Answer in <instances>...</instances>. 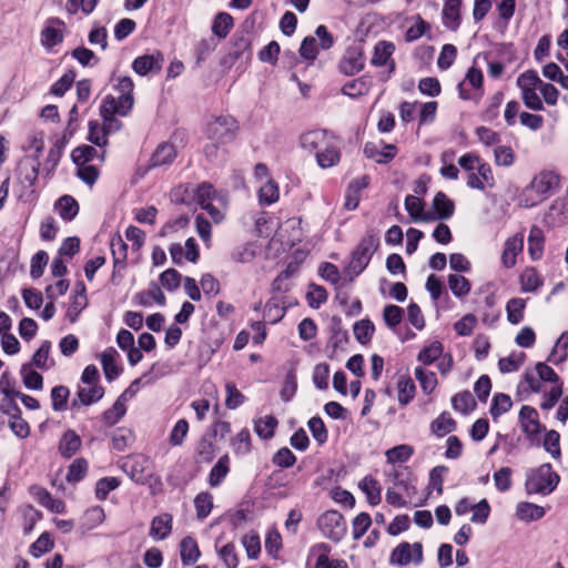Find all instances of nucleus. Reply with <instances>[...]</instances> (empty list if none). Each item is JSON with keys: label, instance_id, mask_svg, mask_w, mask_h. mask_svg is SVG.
<instances>
[{"label": "nucleus", "instance_id": "nucleus-1", "mask_svg": "<svg viewBox=\"0 0 568 568\" xmlns=\"http://www.w3.org/2000/svg\"><path fill=\"white\" fill-rule=\"evenodd\" d=\"M111 82L113 83V88L119 93V95H106L100 108V114L103 120L110 123H116L114 115L119 114L121 116H125L129 114L133 106L134 83L130 77L122 75L112 77Z\"/></svg>", "mask_w": 568, "mask_h": 568}, {"label": "nucleus", "instance_id": "nucleus-2", "mask_svg": "<svg viewBox=\"0 0 568 568\" xmlns=\"http://www.w3.org/2000/svg\"><path fill=\"white\" fill-rule=\"evenodd\" d=\"M560 187L559 176L552 171H541L536 174L530 183L518 195V203L525 209L534 207Z\"/></svg>", "mask_w": 568, "mask_h": 568}, {"label": "nucleus", "instance_id": "nucleus-3", "mask_svg": "<svg viewBox=\"0 0 568 568\" xmlns=\"http://www.w3.org/2000/svg\"><path fill=\"white\" fill-rule=\"evenodd\" d=\"M118 466L138 485H145L154 474L152 460L142 454L121 457Z\"/></svg>", "mask_w": 568, "mask_h": 568}, {"label": "nucleus", "instance_id": "nucleus-4", "mask_svg": "<svg viewBox=\"0 0 568 568\" xmlns=\"http://www.w3.org/2000/svg\"><path fill=\"white\" fill-rule=\"evenodd\" d=\"M558 483L559 476L552 471L550 464H544L527 474L525 488L529 495H549L556 489Z\"/></svg>", "mask_w": 568, "mask_h": 568}, {"label": "nucleus", "instance_id": "nucleus-5", "mask_svg": "<svg viewBox=\"0 0 568 568\" xmlns=\"http://www.w3.org/2000/svg\"><path fill=\"white\" fill-rule=\"evenodd\" d=\"M181 190L176 189L173 193V200L175 202H182L186 204L196 203L202 209L214 201V197H219L223 193H217L213 186L209 183L201 184H187L183 187V195H181Z\"/></svg>", "mask_w": 568, "mask_h": 568}, {"label": "nucleus", "instance_id": "nucleus-6", "mask_svg": "<svg viewBox=\"0 0 568 568\" xmlns=\"http://www.w3.org/2000/svg\"><path fill=\"white\" fill-rule=\"evenodd\" d=\"M517 85L520 89V95L524 104L534 111L544 109L542 100L537 94L540 85V78L536 71L528 70L517 78Z\"/></svg>", "mask_w": 568, "mask_h": 568}, {"label": "nucleus", "instance_id": "nucleus-7", "mask_svg": "<svg viewBox=\"0 0 568 568\" xmlns=\"http://www.w3.org/2000/svg\"><path fill=\"white\" fill-rule=\"evenodd\" d=\"M379 240L376 235L368 234L362 239L352 254L349 270L354 275L362 273L368 265L374 252L378 247Z\"/></svg>", "mask_w": 568, "mask_h": 568}, {"label": "nucleus", "instance_id": "nucleus-8", "mask_svg": "<svg viewBox=\"0 0 568 568\" xmlns=\"http://www.w3.org/2000/svg\"><path fill=\"white\" fill-rule=\"evenodd\" d=\"M423 561V546L420 542L406 541L397 545L389 557V564L394 566L419 565Z\"/></svg>", "mask_w": 568, "mask_h": 568}, {"label": "nucleus", "instance_id": "nucleus-9", "mask_svg": "<svg viewBox=\"0 0 568 568\" xmlns=\"http://www.w3.org/2000/svg\"><path fill=\"white\" fill-rule=\"evenodd\" d=\"M317 527L322 534L332 540L338 541L344 535V518L337 510H327L317 519Z\"/></svg>", "mask_w": 568, "mask_h": 568}, {"label": "nucleus", "instance_id": "nucleus-10", "mask_svg": "<svg viewBox=\"0 0 568 568\" xmlns=\"http://www.w3.org/2000/svg\"><path fill=\"white\" fill-rule=\"evenodd\" d=\"M237 129L236 121L231 115H223L216 118L209 124V138L217 143H227L235 136Z\"/></svg>", "mask_w": 568, "mask_h": 568}, {"label": "nucleus", "instance_id": "nucleus-11", "mask_svg": "<svg viewBox=\"0 0 568 568\" xmlns=\"http://www.w3.org/2000/svg\"><path fill=\"white\" fill-rule=\"evenodd\" d=\"M334 140L325 130H313L301 135V148L315 156Z\"/></svg>", "mask_w": 568, "mask_h": 568}, {"label": "nucleus", "instance_id": "nucleus-12", "mask_svg": "<svg viewBox=\"0 0 568 568\" xmlns=\"http://www.w3.org/2000/svg\"><path fill=\"white\" fill-rule=\"evenodd\" d=\"M388 477L393 483V488L404 493L408 499H412L413 496L417 493L415 478L412 473L407 470V468H394L388 474Z\"/></svg>", "mask_w": 568, "mask_h": 568}, {"label": "nucleus", "instance_id": "nucleus-13", "mask_svg": "<svg viewBox=\"0 0 568 568\" xmlns=\"http://www.w3.org/2000/svg\"><path fill=\"white\" fill-rule=\"evenodd\" d=\"M495 185V179L490 165L479 164L476 172L467 174V186L484 191L486 187H493Z\"/></svg>", "mask_w": 568, "mask_h": 568}, {"label": "nucleus", "instance_id": "nucleus-14", "mask_svg": "<svg viewBox=\"0 0 568 568\" xmlns=\"http://www.w3.org/2000/svg\"><path fill=\"white\" fill-rule=\"evenodd\" d=\"M524 248V235L517 233L514 236L506 240L501 254V263L504 267L511 268L516 265L517 256L523 252Z\"/></svg>", "mask_w": 568, "mask_h": 568}, {"label": "nucleus", "instance_id": "nucleus-15", "mask_svg": "<svg viewBox=\"0 0 568 568\" xmlns=\"http://www.w3.org/2000/svg\"><path fill=\"white\" fill-rule=\"evenodd\" d=\"M545 222L550 226H559L568 222V199L558 197L545 214Z\"/></svg>", "mask_w": 568, "mask_h": 568}, {"label": "nucleus", "instance_id": "nucleus-16", "mask_svg": "<svg viewBox=\"0 0 568 568\" xmlns=\"http://www.w3.org/2000/svg\"><path fill=\"white\" fill-rule=\"evenodd\" d=\"M395 47L392 42L379 41L375 44L374 53L372 57V64L375 67H389V73L395 69V62L392 60Z\"/></svg>", "mask_w": 568, "mask_h": 568}, {"label": "nucleus", "instance_id": "nucleus-17", "mask_svg": "<svg viewBox=\"0 0 568 568\" xmlns=\"http://www.w3.org/2000/svg\"><path fill=\"white\" fill-rule=\"evenodd\" d=\"M40 161L38 158L24 156L18 166V174L22 183L33 186L39 175Z\"/></svg>", "mask_w": 568, "mask_h": 568}, {"label": "nucleus", "instance_id": "nucleus-18", "mask_svg": "<svg viewBox=\"0 0 568 568\" xmlns=\"http://www.w3.org/2000/svg\"><path fill=\"white\" fill-rule=\"evenodd\" d=\"M162 68V57L158 54H144L134 59L132 69L139 75H146L149 72H159Z\"/></svg>", "mask_w": 568, "mask_h": 568}, {"label": "nucleus", "instance_id": "nucleus-19", "mask_svg": "<svg viewBox=\"0 0 568 568\" xmlns=\"http://www.w3.org/2000/svg\"><path fill=\"white\" fill-rule=\"evenodd\" d=\"M88 298L85 294V286L83 283L78 285L77 292L70 298V305L67 310L65 316L71 322L74 323L81 312L87 307Z\"/></svg>", "mask_w": 568, "mask_h": 568}, {"label": "nucleus", "instance_id": "nucleus-20", "mask_svg": "<svg viewBox=\"0 0 568 568\" xmlns=\"http://www.w3.org/2000/svg\"><path fill=\"white\" fill-rule=\"evenodd\" d=\"M519 422L523 430L529 435H536L540 432V423L538 419V412L531 406H523L519 412Z\"/></svg>", "mask_w": 568, "mask_h": 568}, {"label": "nucleus", "instance_id": "nucleus-21", "mask_svg": "<svg viewBox=\"0 0 568 568\" xmlns=\"http://www.w3.org/2000/svg\"><path fill=\"white\" fill-rule=\"evenodd\" d=\"M104 395L102 386L89 385L88 387H80L77 393V398L72 400L73 407H80L82 405L88 406L100 400Z\"/></svg>", "mask_w": 568, "mask_h": 568}, {"label": "nucleus", "instance_id": "nucleus-22", "mask_svg": "<svg viewBox=\"0 0 568 568\" xmlns=\"http://www.w3.org/2000/svg\"><path fill=\"white\" fill-rule=\"evenodd\" d=\"M462 0H446L443 8V23L449 30H457L460 24Z\"/></svg>", "mask_w": 568, "mask_h": 568}, {"label": "nucleus", "instance_id": "nucleus-23", "mask_svg": "<svg viewBox=\"0 0 568 568\" xmlns=\"http://www.w3.org/2000/svg\"><path fill=\"white\" fill-rule=\"evenodd\" d=\"M364 153L377 163H388L396 155V146L394 144H386L379 149L374 143H367L364 148Z\"/></svg>", "mask_w": 568, "mask_h": 568}, {"label": "nucleus", "instance_id": "nucleus-24", "mask_svg": "<svg viewBox=\"0 0 568 568\" xmlns=\"http://www.w3.org/2000/svg\"><path fill=\"white\" fill-rule=\"evenodd\" d=\"M542 284V277L534 267H526L519 275V285L523 293H536Z\"/></svg>", "mask_w": 568, "mask_h": 568}, {"label": "nucleus", "instance_id": "nucleus-25", "mask_svg": "<svg viewBox=\"0 0 568 568\" xmlns=\"http://www.w3.org/2000/svg\"><path fill=\"white\" fill-rule=\"evenodd\" d=\"M54 210L67 222L72 221L79 213V204L71 195L61 196L54 204Z\"/></svg>", "mask_w": 568, "mask_h": 568}, {"label": "nucleus", "instance_id": "nucleus-26", "mask_svg": "<svg viewBox=\"0 0 568 568\" xmlns=\"http://www.w3.org/2000/svg\"><path fill=\"white\" fill-rule=\"evenodd\" d=\"M172 530V516L162 514L152 519L150 536L158 540L165 539Z\"/></svg>", "mask_w": 568, "mask_h": 568}, {"label": "nucleus", "instance_id": "nucleus-27", "mask_svg": "<svg viewBox=\"0 0 568 568\" xmlns=\"http://www.w3.org/2000/svg\"><path fill=\"white\" fill-rule=\"evenodd\" d=\"M358 488L366 495L367 501L376 506L382 500V487L372 476H365L359 483Z\"/></svg>", "mask_w": 568, "mask_h": 568}, {"label": "nucleus", "instance_id": "nucleus-28", "mask_svg": "<svg viewBox=\"0 0 568 568\" xmlns=\"http://www.w3.org/2000/svg\"><path fill=\"white\" fill-rule=\"evenodd\" d=\"M416 386L414 381L406 375H400L397 381V399L402 406L408 405L415 397Z\"/></svg>", "mask_w": 568, "mask_h": 568}, {"label": "nucleus", "instance_id": "nucleus-29", "mask_svg": "<svg viewBox=\"0 0 568 568\" xmlns=\"http://www.w3.org/2000/svg\"><path fill=\"white\" fill-rule=\"evenodd\" d=\"M80 446V436L73 430H68L60 439L59 452L63 457L70 458L79 450Z\"/></svg>", "mask_w": 568, "mask_h": 568}, {"label": "nucleus", "instance_id": "nucleus-30", "mask_svg": "<svg viewBox=\"0 0 568 568\" xmlns=\"http://www.w3.org/2000/svg\"><path fill=\"white\" fill-rule=\"evenodd\" d=\"M456 428V422L450 414L444 412L437 418L430 423V430L437 437H444L445 435L454 432Z\"/></svg>", "mask_w": 568, "mask_h": 568}, {"label": "nucleus", "instance_id": "nucleus-31", "mask_svg": "<svg viewBox=\"0 0 568 568\" xmlns=\"http://www.w3.org/2000/svg\"><path fill=\"white\" fill-rule=\"evenodd\" d=\"M341 160V153L336 145L335 140H333L327 148L322 150L318 155H316V162L322 169H328L335 166Z\"/></svg>", "mask_w": 568, "mask_h": 568}, {"label": "nucleus", "instance_id": "nucleus-32", "mask_svg": "<svg viewBox=\"0 0 568 568\" xmlns=\"http://www.w3.org/2000/svg\"><path fill=\"white\" fill-rule=\"evenodd\" d=\"M118 353L114 348H108L101 354V364L105 378L111 382L115 379L120 374V368L116 365L115 358Z\"/></svg>", "mask_w": 568, "mask_h": 568}, {"label": "nucleus", "instance_id": "nucleus-33", "mask_svg": "<svg viewBox=\"0 0 568 568\" xmlns=\"http://www.w3.org/2000/svg\"><path fill=\"white\" fill-rule=\"evenodd\" d=\"M433 206L440 220H448L454 215L455 204L444 192L435 195Z\"/></svg>", "mask_w": 568, "mask_h": 568}, {"label": "nucleus", "instance_id": "nucleus-34", "mask_svg": "<svg viewBox=\"0 0 568 568\" xmlns=\"http://www.w3.org/2000/svg\"><path fill=\"white\" fill-rule=\"evenodd\" d=\"M372 82L367 77H361L345 83L342 92L351 98H357L368 93Z\"/></svg>", "mask_w": 568, "mask_h": 568}, {"label": "nucleus", "instance_id": "nucleus-35", "mask_svg": "<svg viewBox=\"0 0 568 568\" xmlns=\"http://www.w3.org/2000/svg\"><path fill=\"white\" fill-rule=\"evenodd\" d=\"M364 68V57L361 52H348L339 63V70L345 74H354Z\"/></svg>", "mask_w": 568, "mask_h": 568}, {"label": "nucleus", "instance_id": "nucleus-36", "mask_svg": "<svg viewBox=\"0 0 568 568\" xmlns=\"http://www.w3.org/2000/svg\"><path fill=\"white\" fill-rule=\"evenodd\" d=\"M516 515L520 520H538L544 517L545 509L541 506L527 501H521L516 507Z\"/></svg>", "mask_w": 568, "mask_h": 568}, {"label": "nucleus", "instance_id": "nucleus-37", "mask_svg": "<svg viewBox=\"0 0 568 568\" xmlns=\"http://www.w3.org/2000/svg\"><path fill=\"white\" fill-rule=\"evenodd\" d=\"M544 251V234L537 226H532L528 236V253L534 261L542 256Z\"/></svg>", "mask_w": 568, "mask_h": 568}, {"label": "nucleus", "instance_id": "nucleus-38", "mask_svg": "<svg viewBox=\"0 0 568 568\" xmlns=\"http://www.w3.org/2000/svg\"><path fill=\"white\" fill-rule=\"evenodd\" d=\"M526 300L513 297L506 304L507 320L511 324H519L524 320Z\"/></svg>", "mask_w": 568, "mask_h": 568}, {"label": "nucleus", "instance_id": "nucleus-39", "mask_svg": "<svg viewBox=\"0 0 568 568\" xmlns=\"http://www.w3.org/2000/svg\"><path fill=\"white\" fill-rule=\"evenodd\" d=\"M568 358V332L561 333L555 346L552 347L548 361L554 365H559Z\"/></svg>", "mask_w": 568, "mask_h": 568}, {"label": "nucleus", "instance_id": "nucleus-40", "mask_svg": "<svg viewBox=\"0 0 568 568\" xmlns=\"http://www.w3.org/2000/svg\"><path fill=\"white\" fill-rule=\"evenodd\" d=\"M176 152L172 144H160L151 158L152 166H162L170 164L175 159Z\"/></svg>", "mask_w": 568, "mask_h": 568}, {"label": "nucleus", "instance_id": "nucleus-41", "mask_svg": "<svg viewBox=\"0 0 568 568\" xmlns=\"http://www.w3.org/2000/svg\"><path fill=\"white\" fill-rule=\"evenodd\" d=\"M119 124L120 123L118 121H116V123L115 122L110 123V122L104 120V128L100 129L97 123L90 122V124H89V140L93 144H95L98 146L105 145L106 142H108L106 132L110 131L113 126L118 128Z\"/></svg>", "mask_w": 568, "mask_h": 568}, {"label": "nucleus", "instance_id": "nucleus-42", "mask_svg": "<svg viewBox=\"0 0 568 568\" xmlns=\"http://www.w3.org/2000/svg\"><path fill=\"white\" fill-rule=\"evenodd\" d=\"M230 470V458L227 455H223L217 463L212 467L209 475V484L212 487L219 486L226 477Z\"/></svg>", "mask_w": 568, "mask_h": 568}, {"label": "nucleus", "instance_id": "nucleus-43", "mask_svg": "<svg viewBox=\"0 0 568 568\" xmlns=\"http://www.w3.org/2000/svg\"><path fill=\"white\" fill-rule=\"evenodd\" d=\"M280 197V191L276 182L267 179L265 183L260 186L258 201L263 205H271L277 202Z\"/></svg>", "mask_w": 568, "mask_h": 568}, {"label": "nucleus", "instance_id": "nucleus-44", "mask_svg": "<svg viewBox=\"0 0 568 568\" xmlns=\"http://www.w3.org/2000/svg\"><path fill=\"white\" fill-rule=\"evenodd\" d=\"M181 560L184 565L194 564L200 557L196 541L192 537H185L181 541Z\"/></svg>", "mask_w": 568, "mask_h": 568}, {"label": "nucleus", "instance_id": "nucleus-45", "mask_svg": "<svg viewBox=\"0 0 568 568\" xmlns=\"http://www.w3.org/2000/svg\"><path fill=\"white\" fill-rule=\"evenodd\" d=\"M20 374L27 388L37 390L42 389L43 378L33 369L32 364H23L20 369Z\"/></svg>", "mask_w": 568, "mask_h": 568}, {"label": "nucleus", "instance_id": "nucleus-46", "mask_svg": "<svg viewBox=\"0 0 568 568\" xmlns=\"http://www.w3.org/2000/svg\"><path fill=\"white\" fill-rule=\"evenodd\" d=\"M226 207L227 196L226 194L223 193L219 197H214V201L206 204L203 207V210H205L209 213V215L215 223H219L223 221Z\"/></svg>", "mask_w": 568, "mask_h": 568}, {"label": "nucleus", "instance_id": "nucleus-47", "mask_svg": "<svg viewBox=\"0 0 568 568\" xmlns=\"http://www.w3.org/2000/svg\"><path fill=\"white\" fill-rule=\"evenodd\" d=\"M414 454V448L410 445L402 444L397 445L388 450H386L385 456L387 463H405L407 462Z\"/></svg>", "mask_w": 568, "mask_h": 568}, {"label": "nucleus", "instance_id": "nucleus-48", "mask_svg": "<svg viewBox=\"0 0 568 568\" xmlns=\"http://www.w3.org/2000/svg\"><path fill=\"white\" fill-rule=\"evenodd\" d=\"M443 344L438 341L425 346L418 354L417 359L424 365H430L443 355Z\"/></svg>", "mask_w": 568, "mask_h": 568}, {"label": "nucleus", "instance_id": "nucleus-49", "mask_svg": "<svg viewBox=\"0 0 568 568\" xmlns=\"http://www.w3.org/2000/svg\"><path fill=\"white\" fill-rule=\"evenodd\" d=\"M50 348L51 343L49 341H44L39 349L33 354L29 364H32V367L36 366L40 369L50 368L53 365V361H50L49 358Z\"/></svg>", "mask_w": 568, "mask_h": 568}, {"label": "nucleus", "instance_id": "nucleus-50", "mask_svg": "<svg viewBox=\"0 0 568 568\" xmlns=\"http://www.w3.org/2000/svg\"><path fill=\"white\" fill-rule=\"evenodd\" d=\"M448 285L456 297H465L470 292V282L462 275L450 274L448 276Z\"/></svg>", "mask_w": 568, "mask_h": 568}, {"label": "nucleus", "instance_id": "nucleus-51", "mask_svg": "<svg viewBox=\"0 0 568 568\" xmlns=\"http://www.w3.org/2000/svg\"><path fill=\"white\" fill-rule=\"evenodd\" d=\"M196 517L200 520L205 519L213 507V496L210 493H200L194 499Z\"/></svg>", "mask_w": 568, "mask_h": 568}, {"label": "nucleus", "instance_id": "nucleus-52", "mask_svg": "<svg viewBox=\"0 0 568 568\" xmlns=\"http://www.w3.org/2000/svg\"><path fill=\"white\" fill-rule=\"evenodd\" d=\"M355 338L363 345L371 342L375 327L369 320H361L354 324Z\"/></svg>", "mask_w": 568, "mask_h": 568}, {"label": "nucleus", "instance_id": "nucleus-53", "mask_svg": "<svg viewBox=\"0 0 568 568\" xmlns=\"http://www.w3.org/2000/svg\"><path fill=\"white\" fill-rule=\"evenodd\" d=\"M233 27V18L226 13H219L213 22L212 32L219 38H225Z\"/></svg>", "mask_w": 568, "mask_h": 568}, {"label": "nucleus", "instance_id": "nucleus-54", "mask_svg": "<svg viewBox=\"0 0 568 568\" xmlns=\"http://www.w3.org/2000/svg\"><path fill=\"white\" fill-rule=\"evenodd\" d=\"M276 425V418L267 415L255 422L254 429L261 438L268 439L273 437Z\"/></svg>", "mask_w": 568, "mask_h": 568}, {"label": "nucleus", "instance_id": "nucleus-55", "mask_svg": "<svg viewBox=\"0 0 568 568\" xmlns=\"http://www.w3.org/2000/svg\"><path fill=\"white\" fill-rule=\"evenodd\" d=\"M415 376L425 394H430L437 385L435 373L426 371L422 367L415 368Z\"/></svg>", "mask_w": 568, "mask_h": 568}, {"label": "nucleus", "instance_id": "nucleus-56", "mask_svg": "<svg viewBox=\"0 0 568 568\" xmlns=\"http://www.w3.org/2000/svg\"><path fill=\"white\" fill-rule=\"evenodd\" d=\"M405 209L414 221H428L427 215L423 214L422 200L415 195H407L405 199Z\"/></svg>", "mask_w": 568, "mask_h": 568}, {"label": "nucleus", "instance_id": "nucleus-57", "mask_svg": "<svg viewBox=\"0 0 568 568\" xmlns=\"http://www.w3.org/2000/svg\"><path fill=\"white\" fill-rule=\"evenodd\" d=\"M513 406L510 397L504 393H498L494 396L490 406V414L494 419L508 412Z\"/></svg>", "mask_w": 568, "mask_h": 568}, {"label": "nucleus", "instance_id": "nucleus-58", "mask_svg": "<svg viewBox=\"0 0 568 568\" xmlns=\"http://www.w3.org/2000/svg\"><path fill=\"white\" fill-rule=\"evenodd\" d=\"M69 396H70V390L68 387H65L63 385L53 387L51 390V402H52L53 410H55V412L65 410Z\"/></svg>", "mask_w": 568, "mask_h": 568}, {"label": "nucleus", "instance_id": "nucleus-59", "mask_svg": "<svg viewBox=\"0 0 568 568\" xmlns=\"http://www.w3.org/2000/svg\"><path fill=\"white\" fill-rule=\"evenodd\" d=\"M452 405L455 410L467 414L475 407V400L469 392H463L452 398Z\"/></svg>", "mask_w": 568, "mask_h": 568}, {"label": "nucleus", "instance_id": "nucleus-60", "mask_svg": "<svg viewBox=\"0 0 568 568\" xmlns=\"http://www.w3.org/2000/svg\"><path fill=\"white\" fill-rule=\"evenodd\" d=\"M285 314V308L278 298L272 297L264 307V316L270 323H277Z\"/></svg>", "mask_w": 568, "mask_h": 568}, {"label": "nucleus", "instance_id": "nucleus-61", "mask_svg": "<svg viewBox=\"0 0 568 568\" xmlns=\"http://www.w3.org/2000/svg\"><path fill=\"white\" fill-rule=\"evenodd\" d=\"M372 525V518L367 513L358 514L352 523V534L355 540L361 539Z\"/></svg>", "mask_w": 568, "mask_h": 568}, {"label": "nucleus", "instance_id": "nucleus-62", "mask_svg": "<svg viewBox=\"0 0 568 568\" xmlns=\"http://www.w3.org/2000/svg\"><path fill=\"white\" fill-rule=\"evenodd\" d=\"M120 486V480L115 477H103L95 485V496L99 500L106 499L110 491Z\"/></svg>", "mask_w": 568, "mask_h": 568}, {"label": "nucleus", "instance_id": "nucleus-63", "mask_svg": "<svg viewBox=\"0 0 568 568\" xmlns=\"http://www.w3.org/2000/svg\"><path fill=\"white\" fill-rule=\"evenodd\" d=\"M225 390H226L225 405L229 409H235L244 403L245 397L237 389V387L234 383H232V382L226 383Z\"/></svg>", "mask_w": 568, "mask_h": 568}, {"label": "nucleus", "instance_id": "nucleus-64", "mask_svg": "<svg viewBox=\"0 0 568 568\" xmlns=\"http://www.w3.org/2000/svg\"><path fill=\"white\" fill-rule=\"evenodd\" d=\"M242 545L246 550L250 559H256L261 552L260 537L255 532H250L243 536Z\"/></svg>", "mask_w": 568, "mask_h": 568}]
</instances>
